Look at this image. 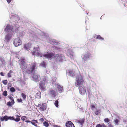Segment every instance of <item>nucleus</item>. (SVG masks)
I'll return each instance as SVG.
<instances>
[{"instance_id": "3c124183", "label": "nucleus", "mask_w": 127, "mask_h": 127, "mask_svg": "<svg viewBox=\"0 0 127 127\" xmlns=\"http://www.w3.org/2000/svg\"><path fill=\"white\" fill-rule=\"evenodd\" d=\"M11 84H9L8 86L9 87H11Z\"/></svg>"}, {"instance_id": "72a5a7b5", "label": "nucleus", "mask_w": 127, "mask_h": 127, "mask_svg": "<svg viewBox=\"0 0 127 127\" xmlns=\"http://www.w3.org/2000/svg\"><path fill=\"white\" fill-rule=\"evenodd\" d=\"M14 104H13L10 101H9L7 103V105L9 106H11L12 105H13Z\"/></svg>"}, {"instance_id": "603ef678", "label": "nucleus", "mask_w": 127, "mask_h": 127, "mask_svg": "<svg viewBox=\"0 0 127 127\" xmlns=\"http://www.w3.org/2000/svg\"><path fill=\"white\" fill-rule=\"evenodd\" d=\"M54 127H59L58 126H56V125H54Z\"/></svg>"}, {"instance_id": "5fc2aeb1", "label": "nucleus", "mask_w": 127, "mask_h": 127, "mask_svg": "<svg viewBox=\"0 0 127 127\" xmlns=\"http://www.w3.org/2000/svg\"><path fill=\"white\" fill-rule=\"evenodd\" d=\"M1 98H2V97H1V95H0V99H1Z\"/></svg>"}, {"instance_id": "cd10ccee", "label": "nucleus", "mask_w": 127, "mask_h": 127, "mask_svg": "<svg viewBox=\"0 0 127 127\" xmlns=\"http://www.w3.org/2000/svg\"><path fill=\"white\" fill-rule=\"evenodd\" d=\"M100 113V110H97L95 112V115H98V114Z\"/></svg>"}, {"instance_id": "6e6552de", "label": "nucleus", "mask_w": 127, "mask_h": 127, "mask_svg": "<svg viewBox=\"0 0 127 127\" xmlns=\"http://www.w3.org/2000/svg\"><path fill=\"white\" fill-rule=\"evenodd\" d=\"M48 95L52 97H55L56 96V92L54 90L51 89L49 91Z\"/></svg>"}, {"instance_id": "7ed1b4c3", "label": "nucleus", "mask_w": 127, "mask_h": 127, "mask_svg": "<svg viewBox=\"0 0 127 127\" xmlns=\"http://www.w3.org/2000/svg\"><path fill=\"white\" fill-rule=\"evenodd\" d=\"M36 66V64L35 63H32L30 66V68L27 69V73L28 74H30L35 69Z\"/></svg>"}, {"instance_id": "7c9ffc66", "label": "nucleus", "mask_w": 127, "mask_h": 127, "mask_svg": "<svg viewBox=\"0 0 127 127\" xmlns=\"http://www.w3.org/2000/svg\"><path fill=\"white\" fill-rule=\"evenodd\" d=\"M3 95L4 96H6L7 94V92L6 91H4L3 93Z\"/></svg>"}, {"instance_id": "58836bf2", "label": "nucleus", "mask_w": 127, "mask_h": 127, "mask_svg": "<svg viewBox=\"0 0 127 127\" xmlns=\"http://www.w3.org/2000/svg\"><path fill=\"white\" fill-rule=\"evenodd\" d=\"M91 107L92 110H93V109L95 108V106L94 105L92 104L91 105Z\"/></svg>"}, {"instance_id": "f03ea898", "label": "nucleus", "mask_w": 127, "mask_h": 127, "mask_svg": "<svg viewBox=\"0 0 127 127\" xmlns=\"http://www.w3.org/2000/svg\"><path fill=\"white\" fill-rule=\"evenodd\" d=\"M85 83L83 76L81 74H80L76 78V84L78 87L81 86Z\"/></svg>"}, {"instance_id": "ea45409f", "label": "nucleus", "mask_w": 127, "mask_h": 127, "mask_svg": "<svg viewBox=\"0 0 127 127\" xmlns=\"http://www.w3.org/2000/svg\"><path fill=\"white\" fill-rule=\"evenodd\" d=\"M114 122L116 124H117L119 122V120L118 119H116L114 120Z\"/></svg>"}, {"instance_id": "f3484780", "label": "nucleus", "mask_w": 127, "mask_h": 127, "mask_svg": "<svg viewBox=\"0 0 127 127\" xmlns=\"http://www.w3.org/2000/svg\"><path fill=\"white\" fill-rule=\"evenodd\" d=\"M85 119L84 118H83L82 119H80L77 121L78 123H80V125L82 126V125L85 121Z\"/></svg>"}, {"instance_id": "a211bd4d", "label": "nucleus", "mask_w": 127, "mask_h": 127, "mask_svg": "<svg viewBox=\"0 0 127 127\" xmlns=\"http://www.w3.org/2000/svg\"><path fill=\"white\" fill-rule=\"evenodd\" d=\"M32 78L34 81L35 82H37L38 81V76L34 74L32 76Z\"/></svg>"}, {"instance_id": "423d86ee", "label": "nucleus", "mask_w": 127, "mask_h": 127, "mask_svg": "<svg viewBox=\"0 0 127 127\" xmlns=\"http://www.w3.org/2000/svg\"><path fill=\"white\" fill-rule=\"evenodd\" d=\"M14 45L16 47H18L21 45L22 44V42L19 38L14 39L13 41Z\"/></svg>"}, {"instance_id": "5701e85b", "label": "nucleus", "mask_w": 127, "mask_h": 127, "mask_svg": "<svg viewBox=\"0 0 127 127\" xmlns=\"http://www.w3.org/2000/svg\"><path fill=\"white\" fill-rule=\"evenodd\" d=\"M40 65L43 67H46L45 62V61H43L40 63Z\"/></svg>"}, {"instance_id": "ddd939ff", "label": "nucleus", "mask_w": 127, "mask_h": 127, "mask_svg": "<svg viewBox=\"0 0 127 127\" xmlns=\"http://www.w3.org/2000/svg\"><path fill=\"white\" fill-rule=\"evenodd\" d=\"M12 37V35L9 34H7L5 36V38L6 41L8 42Z\"/></svg>"}, {"instance_id": "2eb2a0df", "label": "nucleus", "mask_w": 127, "mask_h": 127, "mask_svg": "<svg viewBox=\"0 0 127 127\" xmlns=\"http://www.w3.org/2000/svg\"><path fill=\"white\" fill-rule=\"evenodd\" d=\"M8 120V117L7 116H5L3 117H1L0 118V120L1 121H3L4 120L6 121H7Z\"/></svg>"}, {"instance_id": "a18cd8bd", "label": "nucleus", "mask_w": 127, "mask_h": 127, "mask_svg": "<svg viewBox=\"0 0 127 127\" xmlns=\"http://www.w3.org/2000/svg\"><path fill=\"white\" fill-rule=\"evenodd\" d=\"M102 125L103 127H106V125L104 124H102Z\"/></svg>"}, {"instance_id": "e433bc0d", "label": "nucleus", "mask_w": 127, "mask_h": 127, "mask_svg": "<svg viewBox=\"0 0 127 127\" xmlns=\"http://www.w3.org/2000/svg\"><path fill=\"white\" fill-rule=\"evenodd\" d=\"M26 118V117L25 116H22L21 118V119L23 121H25Z\"/></svg>"}, {"instance_id": "39448f33", "label": "nucleus", "mask_w": 127, "mask_h": 127, "mask_svg": "<svg viewBox=\"0 0 127 127\" xmlns=\"http://www.w3.org/2000/svg\"><path fill=\"white\" fill-rule=\"evenodd\" d=\"M46 82V79H45L42 81L39 84V88L43 91L45 90L46 87L45 83Z\"/></svg>"}, {"instance_id": "bb28decb", "label": "nucleus", "mask_w": 127, "mask_h": 127, "mask_svg": "<svg viewBox=\"0 0 127 127\" xmlns=\"http://www.w3.org/2000/svg\"><path fill=\"white\" fill-rule=\"evenodd\" d=\"M12 72V71L11 70H10L9 73L7 74V76L8 77H11V74Z\"/></svg>"}, {"instance_id": "37998d69", "label": "nucleus", "mask_w": 127, "mask_h": 127, "mask_svg": "<svg viewBox=\"0 0 127 127\" xmlns=\"http://www.w3.org/2000/svg\"><path fill=\"white\" fill-rule=\"evenodd\" d=\"M102 126L100 125V124H98L96 126V127H102Z\"/></svg>"}, {"instance_id": "9b49d317", "label": "nucleus", "mask_w": 127, "mask_h": 127, "mask_svg": "<svg viewBox=\"0 0 127 127\" xmlns=\"http://www.w3.org/2000/svg\"><path fill=\"white\" fill-rule=\"evenodd\" d=\"M84 87L80 86L79 87V90L80 93L81 95H84L86 93V90L84 89Z\"/></svg>"}, {"instance_id": "c85d7f7f", "label": "nucleus", "mask_w": 127, "mask_h": 127, "mask_svg": "<svg viewBox=\"0 0 127 127\" xmlns=\"http://www.w3.org/2000/svg\"><path fill=\"white\" fill-rule=\"evenodd\" d=\"M96 39L101 40L104 39V38L101 37L100 35H98L96 37Z\"/></svg>"}, {"instance_id": "c03bdc74", "label": "nucleus", "mask_w": 127, "mask_h": 127, "mask_svg": "<svg viewBox=\"0 0 127 127\" xmlns=\"http://www.w3.org/2000/svg\"><path fill=\"white\" fill-rule=\"evenodd\" d=\"M0 74L2 76H4V75L3 74V73L2 72H1L0 73Z\"/></svg>"}, {"instance_id": "8fccbe9b", "label": "nucleus", "mask_w": 127, "mask_h": 127, "mask_svg": "<svg viewBox=\"0 0 127 127\" xmlns=\"http://www.w3.org/2000/svg\"><path fill=\"white\" fill-rule=\"evenodd\" d=\"M31 121H29V120H27V121H26V122H27V123H30V122H31Z\"/></svg>"}, {"instance_id": "2f4dec72", "label": "nucleus", "mask_w": 127, "mask_h": 127, "mask_svg": "<svg viewBox=\"0 0 127 127\" xmlns=\"http://www.w3.org/2000/svg\"><path fill=\"white\" fill-rule=\"evenodd\" d=\"M17 101L19 103H23V100L22 98H17Z\"/></svg>"}, {"instance_id": "1a4fd4ad", "label": "nucleus", "mask_w": 127, "mask_h": 127, "mask_svg": "<svg viewBox=\"0 0 127 127\" xmlns=\"http://www.w3.org/2000/svg\"><path fill=\"white\" fill-rule=\"evenodd\" d=\"M91 57V54L89 53H88L84 56L83 58V61L84 62H85L88 59Z\"/></svg>"}, {"instance_id": "49530a36", "label": "nucleus", "mask_w": 127, "mask_h": 127, "mask_svg": "<svg viewBox=\"0 0 127 127\" xmlns=\"http://www.w3.org/2000/svg\"><path fill=\"white\" fill-rule=\"evenodd\" d=\"M125 6L126 7H127V2H126L125 3Z\"/></svg>"}, {"instance_id": "b1692460", "label": "nucleus", "mask_w": 127, "mask_h": 127, "mask_svg": "<svg viewBox=\"0 0 127 127\" xmlns=\"http://www.w3.org/2000/svg\"><path fill=\"white\" fill-rule=\"evenodd\" d=\"M43 124L44 126L46 127H48L49 126L48 123L46 121H45L43 122Z\"/></svg>"}, {"instance_id": "393cba45", "label": "nucleus", "mask_w": 127, "mask_h": 127, "mask_svg": "<svg viewBox=\"0 0 127 127\" xmlns=\"http://www.w3.org/2000/svg\"><path fill=\"white\" fill-rule=\"evenodd\" d=\"M69 75L71 76H74V74L73 71H70L69 72Z\"/></svg>"}, {"instance_id": "f257e3e1", "label": "nucleus", "mask_w": 127, "mask_h": 127, "mask_svg": "<svg viewBox=\"0 0 127 127\" xmlns=\"http://www.w3.org/2000/svg\"><path fill=\"white\" fill-rule=\"evenodd\" d=\"M43 56L46 58L48 59H52L54 58L57 57V58H56V59H60V60L62 58V56L58 54H56V56H55V53L51 52L49 53L48 52L46 54H44L43 55Z\"/></svg>"}, {"instance_id": "412c9836", "label": "nucleus", "mask_w": 127, "mask_h": 127, "mask_svg": "<svg viewBox=\"0 0 127 127\" xmlns=\"http://www.w3.org/2000/svg\"><path fill=\"white\" fill-rule=\"evenodd\" d=\"M8 97L10 100L11 103H12L13 104H14L15 103V102L14 101L13 98V97L12 96H9Z\"/></svg>"}, {"instance_id": "6ab92c4d", "label": "nucleus", "mask_w": 127, "mask_h": 127, "mask_svg": "<svg viewBox=\"0 0 127 127\" xmlns=\"http://www.w3.org/2000/svg\"><path fill=\"white\" fill-rule=\"evenodd\" d=\"M38 123L37 121L35 120H32V121L31 122V123L36 127H37V126L36 124Z\"/></svg>"}, {"instance_id": "c756f323", "label": "nucleus", "mask_w": 127, "mask_h": 127, "mask_svg": "<svg viewBox=\"0 0 127 127\" xmlns=\"http://www.w3.org/2000/svg\"><path fill=\"white\" fill-rule=\"evenodd\" d=\"M10 90L11 92H14L16 91L15 89L13 87H11L10 89Z\"/></svg>"}, {"instance_id": "4c0bfd02", "label": "nucleus", "mask_w": 127, "mask_h": 127, "mask_svg": "<svg viewBox=\"0 0 127 127\" xmlns=\"http://www.w3.org/2000/svg\"><path fill=\"white\" fill-rule=\"evenodd\" d=\"M8 119H10L11 120H14V118L13 117H8Z\"/></svg>"}, {"instance_id": "aec40b11", "label": "nucleus", "mask_w": 127, "mask_h": 127, "mask_svg": "<svg viewBox=\"0 0 127 127\" xmlns=\"http://www.w3.org/2000/svg\"><path fill=\"white\" fill-rule=\"evenodd\" d=\"M57 86L60 92H62L63 90V87L61 86L58 84L57 85Z\"/></svg>"}, {"instance_id": "9d476101", "label": "nucleus", "mask_w": 127, "mask_h": 127, "mask_svg": "<svg viewBox=\"0 0 127 127\" xmlns=\"http://www.w3.org/2000/svg\"><path fill=\"white\" fill-rule=\"evenodd\" d=\"M12 27H11L9 24H7L5 30L7 32H12Z\"/></svg>"}, {"instance_id": "de8ad7c7", "label": "nucleus", "mask_w": 127, "mask_h": 127, "mask_svg": "<svg viewBox=\"0 0 127 127\" xmlns=\"http://www.w3.org/2000/svg\"><path fill=\"white\" fill-rule=\"evenodd\" d=\"M11 0H7V2L8 3H10L11 2Z\"/></svg>"}, {"instance_id": "20e7f679", "label": "nucleus", "mask_w": 127, "mask_h": 127, "mask_svg": "<svg viewBox=\"0 0 127 127\" xmlns=\"http://www.w3.org/2000/svg\"><path fill=\"white\" fill-rule=\"evenodd\" d=\"M20 67L23 72H26L27 70V66L25 64V62L24 61H22L20 64Z\"/></svg>"}, {"instance_id": "c9c22d12", "label": "nucleus", "mask_w": 127, "mask_h": 127, "mask_svg": "<svg viewBox=\"0 0 127 127\" xmlns=\"http://www.w3.org/2000/svg\"><path fill=\"white\" fill-rule=\"evenodd\" d=\"M3 83L5 85H6L7 83V80H6L2 81Z\"/></svg>"}, {"instance_id": "4be33fe9", "label": "nucleus", "mask_w": 127, "mask_h": 127, "mask_svg": "<svg viewBox=\"0 0 127 127\" xmlns=\"http://www.w3.org/2000/svg\"><path fill=\"white\" fill-rule=\"evenodd\" d=\"M21 95L24 100H25L26 99V95L24 93H22Z\"/></svg>"}, {"instance_id": "79ce46f5", "label": "nucleus", "mask_w": 127, "mask_h": 127, "mask_svg": "<svg viewBox=\"0 0 127 127\" xmlns=\"http://www.w3.org/2000/svg\"><path fill=\"white\" fill-rule=\"evenodd\" d=\"M57 43L54 41H52L51 42V44H56Z\"/></svg>"}, {"instance_id": "dca6fc26", "label": "nucleus", "mask_w": 127, "mask_h": 127, "mask_svg": "<svg viewBox=\"0 0 127 127\" xmlns=\"http://www.w3.org/2000/svg\"><path fill=\"white\" fill-rule=\"evenodd\" d=\"M31 44L30 43H28L26 44H25L24 45L25 48L27 50L31 48Z\"/></svg>"}, {"instance_id": "473e14b6", "label": "nucleus", "mask_w": 127, "mask_h": 127, "mask_svg": "<svg viewBox=\"0 0 127 127\" xmlns=\"http://www.w3.org/2000/svg\"><path fill=\"white\" fill-rule=\"evenodd\" d=\"M104 121L105 122L107 123L109 122L110 120L108 118H105L104 119Z\"/></svg>"}, {"instance_id": "09e8293b", "label": "nucleus", "mask_w": 127, "mask_h": 127, "mask_svg": "<svg viewBox=\"0 0 127 127\" xmlns=\"http://www.w3.org/2000/svg\"><path fill=\"white\" fill-rule=\"evenodd\" d=\"M108 127H113V126L111 124H110L109 125Z\"/></svg>"}, {"instance_id": "f704fd0d", "label": "nucleus", "mask_w": 127, "mask_h": 127, "mask_svg": "<svg viewBox=\"0 0 127 127\" xmlns=\"http://www.w3.org/2000/svg\"><path fill=\"white\" fill-rule=\"evenodd\" d=\"M20 120V119L19 117H17L15 119L14 118V120L15 122H18Z\"/></svg>"}, {"instance_id": "4468645a", "label": "nucleus", "mask_w": 127, "mask_h": 127, "mask_svg": "<svg viewBox=\"0 0 127 127\" xmlns=\"http://www.w3.org/2000/svg\"><path fill=\"white\" fill-rule=\"evenodd\" d=\"M39 107V110L42 111H43L46 109V107L43 104L38 105Z\"/></svg>"}, {"instance_id": "0eeeda50", "label": "nucleus", "mask_w": 127, "mask_h": 127, "mask_svg": "<svg viewBox=\"0 0 127 127\" xmlns=\"http://www.w3.org/2000/svg\"><path fill=\"white\" fill-rule=\"evenodd\" d=\"M39 49V47H34L33 51L32 52V53L33 55H36L39 56L40 55V51L38 50Z\"/></svg>"}, {"instance_id": "a878e982", "label": "nucleus", "mask_w": 127, "mask_h": 127, "mask_svg": "<svg viewBox=\"0 0 127 127\" xmlns=\"http://www.w3.org/2000/svg\"><path fill=\"white\" fill-rule=\"evenodd\" d=\"M58 103L59 101L58 100H56L55 101L54 103V104L55 106L57 107H58Z\"/></svg>"}, {"instance_id": "f8f14e48", "label": "nucleus", "mask_w": 127, "mask_h": 127, "mask_svg": "<svg viewBox=\"0 0 127 127\" xmlns=\"http://www.w3.org/2000/svg\"><path fill=\"white\" fill-rule=\"evenodd\" d=\"M66 127H75L71 121H68L65 124Z\"/></svg>"}, {"instance_id": "864d4df0", "label": "nucleus", "mask_w": 127, "mask_h": 127, "mask_svg": "<svg viewBox=\"0 0 127 127\" xmlns=\"http://www.w3.org/2000/svg\"><path fill=\"white\" fill-rule=\"evenodd\" d=\"M16 117H20V116H19L18 115H16Z\"/></svg>"}, {"instance_id": "6e6d98bb", "label": "nucleus", "mask_w": 127, "mask_h": 127, "mask_svg": "<svg viewBox=\"0 0 127 127\" xmlns=\"http://www.w3.org/2000/svg\"><path fill=\"white\" fill-rule=\"evenodd\" d=\"M10 87L8 86V87L7 88V89H9Z\"/></svg>"}, {"instance_id": "a19ab883", "label": "nucleus", "mask_w": 127, "mask_h": 127, "mask_svg": "<svg viewBox=\"0 0 127 127\" xmlns=\"http://www.w3.org/2000/svg\"><path fill=\"white\" fill-rule=\"evenodd\" d=\"M44 119L43 118H41L39 119L40 121L41 122H43L44 121Z\"/></svg>"}]
</instances>
